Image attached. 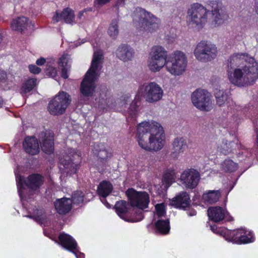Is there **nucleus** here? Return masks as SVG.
Here are the masks:
<instances>
[{
	"instance_id": "nucleus-38",
	"label": "nucleus",
	"mask_w": 258,
	"mask_h": 258,
	"mask_svg": "<svg viewBox=\"0 0 258 258\" xmlns=\"http://www.w3.org/2000/svg\"><path fill=\"white\" fill-rule=\"evenodd\" d=\"M222 168L227 172L235 171L237 168V165L232 160L226 159L221 164Z\"/></svg>"
},
{
	"instance_id": "nucleus-4",
	"label": "nucleus",
	"mask_w": 258,
	"mask_h": 258,
	"mask_svg": "<svg viewBox=\"0 0 258 258\" xmlns=\"http://www.w3.org/2000/svg\"><path fill=\"white\" fill-rule=\"evenodd\" d=\"M187 64V59L185 53L180 50H175L168 57L166 70L172 76H179L185 71Z\"/></svg>"
},
{
	"instance_id": "nucleus-24",
	"label": "nucleus",
	"mask_w": 258,
	"mask_h": 258,
	"mask_svg": "<svg viewBox=\"0 0 258 258\" xmlns=\"http://www.w3.org/2000/svg\"><path fill=\"white\" fill-rule=\"evenodd\" d=\"M71 58L68 54H63L59 59L58 68L61 70V76L64 79L69 77L68 72L70 70Z\"/></svg>"
},
{
	"instance_id": "nucleus-9",
	"label": "nucleus",
	"mask_w": 258,
	"mask_h": 258,
	"mask_svg": "<svg viewBox=\"0 0 258 258\" xmlns=\"http://www.w3.org/2000/svg\"><path fill=\"white\" fill-rule=\"evenodd\" d=\"M71 102L70 95L66 92L60 91L49 102L48 111L54 115L62 114Z\"/></svg>"
},
{
	"instance_id": "nucleus-27",
	"label": "nucleus",
	"mask_w": 258,
	"mask_h": 258,
	"mask_svg": "<svg viewBox=\"0 0 258 258\" xmlns=\"http://www.w3.org/2000/svg\"><path fill=\"white\" fill-rule=\"evenodd\" d=\"M149 56L164 61H167L168 52L163 46L155 45L151 48Z\"/></svg>"
},
{
	"instance_id": "nucleus-18",
	"label": "nucleus",
	"mask_w": 258,
	"mask_h": 258,
	"mask_svg": "<svg viewBox=\"0 0 258 258\" xmlns=\"http://www.w3.org/2000/svg\"><path fill=\"white\" fill-rule=\"evenodd\" d=\"M39 138L42 141L41 149L46 154H50L54 150L53 136L50 133H41Z\"/></svg>"
},
{
	"instance_id": "nucleus-48",
	"label": "nucleus",
	"mask_w": 258,
	"mask_h": 258,
	"mask_svg": "<svg viewBox=\"0 0 258 258\" xmlns=\"http://www.w3.org/2000/svg\"><path fill=\"white\" fill-rule=\"evenodd\" d=\"M110 101H111V99L110 98H107L105 100L102 98L100 101L99 105L101 106V108H105V104L106 106H110Z\"/></svg>"
},
{
	"instance_id": "nucleus-31",
	"label": "nucleus",
	"mask_w": 258,
	"mask_h": 258,
	"mask_svg": "<svg viewBox=\"0 0 258 258\" xmlns=\"http://www.w3.org/2000/svg\"><path fill=\"white\" fill-rule=\"evenodd\" d=\"M28 24V20L27 18L22 16L13 19L11 23L13 30L18 31H22Z\"/></svg>"
},
{
	"instance_id": "nucleus-23",
	"label": "nucleus",
	"mask_w": 258,
	"mask_h": 258,
	"mask_svg": "<svg viewBox=\"0 0 258 258\" xmlns=\"http://www.w3.org/2000/svg\"><path fill=\"white\" fill-rule=\"evenodd\" d=\"M56 210L59 214H65L72 208V201L69 198H61L57 200L54 203Z\"/></svg>"
},
{
	"instance_id": "nucleus-44",
	"label": "nucleus",
	"mask_w": 258,
	"mask_h": 258,
	"mask_svg": "<svg viewBox=\"0 0 258 258\" xmlns=\"http://www.w3.org/2000/svg\"><path fill=\"white\" fill-rule=\"evenodd\" d=\"M45 74L50 77L55 78L57 76V70L53 67L47 66L45 69Z\"/></svg>"
},
{
	"instance_id": "nucleus-37",
	"label": "nucleus",
	"mask_w": 258,
	"mask_h": 258,
	"mask_svg": "<svg viewBox=\"0 0 258 258\" xmlns=\"http://www.w3.org/2000/svg\"><path fill=\"white\" fill-rule=\"evenodd\" d=\"M155 226L157 230L161 233L167 234L169 231L170 227L168 220H159L156 223Z\"/></svg>"
},
{
	"instance_id": "nucleus-55",
	"label": "nucleus",
	"mask_w": 258,
	"mask_h": 258,
	"mask_svg": "<svg viewBox=\"0 0 258 258\" xmlns=\"http://www.w3.org/2000/svg\"><path fill=\"white\" fill-rule=\"evenodd\" d=\"M22 182H23L22 178L21 177H20V178H19V183L22 184Z\"/></svg>"
},
{
	"instance_id": "nucleus-26",
	"label": "nucleus",
	"mask_w": 258,
	"mask_h": 258,
	"mask_svg": "<svg viewBox=\"0 0 258 258\" xmlns=\"http://www.w3.org/2000/svg\"><path fill=\"white\" fill-rule=\"evenodd\" d=\"M61 245L66 249L74 251L77 248V243L70 235L61 233L59 236Z\"/></svg>"
},
{
	"instance_id": "nucleus-49",
	"label": "nucleus",
	"mask_w": 258,
	"mask_h": 258,
	"mask_svg": "<svg viewBox=\"0 0 258 258\" xmlns=\"http://www.w3.org/2000/svg\"><path fill=\"white\" fill-rule=\"evenodd\" d=\"M111 0H95L94 2L96 6L104 5L109 3Z\"/></svg>"
},
{
	"instance_id": "nucleus-52",
	"label": "nucleus",
	"mask_w": 258,
	"mask_h": 258,
	"mask_svg": "<svg viewBox=\"0 0 258 258\" xmlns=\"http://www.w3.org/2000/svg\"><path fill=\"white\" fill-rule=\"evenodd\" d=\"M45 62V58H44L43 57L38 59L36 62V64L37 65H39V66H41V65L44 64Z\"/></svg>"
},
{
	"instance_id": "nucleus-28",
	"label": "nucleus",
	"mask_w": 258,
	"mask_h": 258,
	"mask_svg": "<svg viewBox=\"0 0 258 258\" xmlns=\"http://www.w3.org/2000/svg\"><path fill=\"white\" fill-rule=\"evenodd\" d=\"M216 104L220 107L228 106L230 98L223 90H218L215 93Z\"/></svg>"
},
{
	"instance_id": "nucleus-25",
	"label": "nucleus",
	"mask_w": 258,
	"mask_h": 258,
	"mask_svg": "<svg viewBox=\"0 0 258 258\" xmlns=\"http://www.w3.org/2000/svg\"><path fill=\"white\" fill-rule=\"evenodd\" d=\"M167 61H164L149 56L147 60V67L152 73L160 72L164 67L166 68Z\"/></svg>"
},
{
	"instance_id": "nucleus-8",
	"label": "nucleus",
	"mask_w": 258,
	"mask_h": 258,
	"mask_svg": "<svg viewBox=\"0 0 258 258\" xmlns=\"http://www.w3.org/2000/svg\"><path fill=\"white\" fill-rule=\"evenodd\" d=\"M217 52V48L215 44L209 41L202 40L197 44L194 54L197 60L206 62L214 59Z\"/></svg>"
},
{
	"instance_id": "nucleus-11",
	"label": "nucleus",
	"mask_w": 258,
	"mask_h": 258,
	"mask_svg": "<svg viewBox=\"0 0 258 258\" xmlns=\"http://www.w3.org/2000/svg\"><path fill=\"white\" fill-rule=\"evenodd\" d=\"M125 194L131 205L143 210L148 208L150 203L149 195L146 191H138L133 188L127 189Z\"/></svg>"
},
{
	"instance_id": "nucleus-13",
	"label": "nucleus",
	"mask_w": 258,
	"mask_h": 258,
	"mask_svg": "<svg viewBox=\"0 0 258 258\" xmlns=\"http://www.w3.org/2000/svg\"><path fill=\"white\" fill-rule=\"evenodd\" d=\"M115 209L117 215L128 222H137L141 221L144 218L142 212H140L139 214L137 213V216L135 217L126 216L125 214L130 209V205L125 201L117 202L115 205Z\"/></svg>"
},
{
	"instance_id": "nucleus-14",
	"label": "nucleus",
	"mask_w": 258,
	"mask_h": 258,
	"mask_svg": "<svg viewBox=\"0 0 258 258\" xmlns=\"http://www.w3.org/2000/svg\"><path fill=\"white\" fill-rule=\"evenodd\" d=\"M139 25L142 30L152 33L158 29L159 20L150 13H145L140 20Z\"/></svg>"
},
{
	"instance_id": "nucleus-39",
	"label": "nucleus",
	"mask_w": 258,
	"mask_h": 258,
	"mask_svg": "<svg viewBox=\"0 0 258 258\" xmlns=\"http://www.w3.org/2000/svg\"><path fill=\"white\" fill-rule=\"evenodd\" d=\"M140 99L141 97L139 99L136 95L135 99L130 104L127 111L131 116H134L137 114L139 107L138 103H139Z\"/></svg>"
},
{
	"instance_id": "nucleus-53",
	"label": "nucleus",
	"mask_w": 258,
	"mask_h": 258,
	"mask_svg": "<svg viewBox=\"0 0 258 258\" xmlns=\"http://www.w3.org/2000/svg\"><path fill=\"white\" fill-rule=\"evenodd\" d=\"M254 8L255 13L258 15V0H256L255 2Z\"/></svg>"
},
{
	"instance_id": "nucleus-20",
	"label": "nucleus",
	"mask_w": 258,
	"mask_h": 258,
	"mask_svg": "<svg viewBox=\"0 0 258 258\" xmlns=\"http://www.w3.org/2000/svg\"><path fill=\"white\" fill-rule=\"evenodd\" d=\"M190 198L185 192L179 194L170 201V205L177 208L184 209L189 205Z\"/></svg>"
},
{
	"instance_id": "nucleus-7",
	"label": "nucleus",
	"mask_w": 258,
	"mask_h": 258,
	"mask_svg": "<svg viewBox=\"0 0 258 258\" xmlns=\"http://www.w3.org/2000/svg\"><path fill=\"white\" fill-rule=\"evenodd\" d=\"M191 100L194 106L201 111L208 112L213 108V97L206 90H196L191 95Z\"/></svg>"
},
{
	"instance_id": "nucleus-51",
	"label": "nucleus",
	"mask_w": 258,
	"mask_h": 258,
	"mask_svg": "<svg viewBox=\"0 0 258 258\" xmlns=\"http://www.w3.org/2000/svg\"><path fill=\"white\" fill-rule=\"evenodd\" d=\"M92 11V9L90 8H86L84 9L83 10L79 12L78 15V17L79 19H81L82 17L83 16L84 13H86L87 12H91Z\"/></svg>"
},
{
	"instance_id": "nucleus-16",
	"label": "nucleus",
	"mask_w": 258,
	"mask_h": 258,
	"mask_svg": "<svg viewBox=\"0 0 258 258\" xmlns=\"http://www.w3.org/2000/svg\"><path fill=\"white\" fill-rule=\"evenodd\" d=\"M207 212L209 219L215 222H219L224 218H227L228 221L233 220V218L229 215V213L221 207H210Z\"/></svg>"
},
{
	"instance_id": "nucleus-47",
	"label": "nucleus",
	"mask_w": 258,
	"mask_h": 258,
	"mask_svg": "<svg viewBox=\"0 0 258 258\" xmlns=\"http://www.w3.org/2000/svg\"><path fill=\"white\" fill-rule=\"evenodd\" d=\"M29 71L31 73L37 74L40 72L41 69L35 65H29Z\"/></svg>"
},
{
	"instance_id": "nucleus-3",
	"label": "nucleus",
	"mask_w": 258,
	"mask_h": 258,
	"mask_svg": "<svg viewBox=\"0 0 258 258\" xmlns=\"http://www.w3.org/2000/svg\"><path fill=\"white\" fill-rule=\"evenodd\" d=\"M102 52L100 51L94 52L90 68L81 85L80 91L84 96H91L94 92L96 87L95 82L99 75V72L102 68Z\"/></svg>"
},
{
	"instance_id": "nucleus-46",
	"label": "nucleus",
	"mask_w": 258,
	"mask_h": 258,
	"mask_svg": "<svg viewBox=\"0 0 258 258\" xmlns=\"http://www.w3.org/2000/svg\"><path fill=\"white\" fill-rule=\"evenodd\" d=\"M230 147V143L228 144L227 142H223L222 145L219 148V150L223 154H227L231 152Z\"/></svg>"
},
{
	"instance_id": "nucleus-43",
	"label": "nucleus",
	"mask_w": 258,
	"mask_h": 258,
	"mask_svg": "<svg viewBox=\"0 0 258 258\" xmlns=\"http://www.w3.org/2000/svg\"><path fill=\"white\" fill-rule=\"evenodd\" d=\"M130 95H125L122 97V99L118 103L119 107L121 109L125 110L128 105L127 102L130 101Z\"/></svg>"
},
{
	"instance_id": "nucleus-30",
	"label": "nucleus",
	"mask_w": 258,
	"mask_h": 258,
	"mask_svg": "<svg viewBox=\"0 0 258 258\" xmlns=\"http://www.w3.org/2000/svg\"><path fill=\"white\" fill-rule=\"evenodd\" d=\"M245 233V230L243 229H238L232 231L228 232V238L226 239L232 241L234 243L241 244V241H246L245 239H243L242 236L243 234Z\"/></svg>"
},
{
	"instance_id": "nucleus-41",
	"label": "nucleus",
	"mask_w": 258,
	"mask_h": 258,
	"mask_svg": "<svg viewBox=\"0 0 258 258\" xmlns=\"http://www.w3.org/2000/svg\"><path fill=\"white\" fill-rule=\"evenodd\" d=\"M98 151V156L99 158L105 159L111 156V152L103 145H101Z\"/></svg>"
},
{
	"instance_id": "nucleus-19",
	"label": "nucleus",
	"mask_w": 258,
	"mask_h": 258,
	"mask_svg": "<svg viewBox=\"0 0 258 258\" xmlns=\"http://www.w3.org/2000/svg\"><path fill=\"white\" fill-rule=\"evenodd\" d=\"M44 177L38 174L29 175L24 182L28 188L33 191H37L44 183Z\"/></svg>"
},
{
	"instance_id": "nucleus-32",
	"label": "nucleus",
	"mask_w": 258,
	"mask_h": 258,
	"mask_svg": "<svg viewBox=\"0 0 258 258\" xmlns=\"http://www.w3.org/2000/svg\"><path fill=\"white\" fill-rule=\"evenodd\" d=\"M221 197V192L219 190H209L203 195V200L209 204H214L217 202Z\"/></svg>"
},
{
	"instance_id": "nucleus-22",
	"label": "nucleus",
	"mask_w": 258,
	"mask_h": 258,
	"mask_svg": "<svg viewBox=\"0 0 258 258\" xmlns=\"http://www.w3.org/2000/svg\"><path fill=\"white\" fill-rule=\"evenodd\" d=\"M25 151L31 155H36L39 152V145L35 137H27L23 143Z\"/></svg>"
},
{
	"instance_id": "nucleus-12",
	"label": "nucleus",
	"mask_w": 258,
	"mask_h": 258,
	"mask_svg": "<svg viewBox=\"0 0 258 258\" xmlns=\"http://www.w3.org/2000/svg\"><path fill=\"white\" fill-rule=\"evenodd\" d=\"M200 179L199 172L194 169L184 170L180 175V181L186 188L193 189L198 184Z\"/></svg>"
},
{
	"instance_id": "nucleus-50",
	"label": "nucleus",
	"mask_w": 258,
	"mask_h": 258,
	"mask_svg": "<svg viewBox=\"0 0 258 258\" xmlns=\"http://www.w3.org/2000/svg\"><path fill=\"white\" fill-rule=\"evenodd\" d=\"M45 218L46 216L45 215H41L40 216H38L36 218V220L42 224L44 223V221L45 220Z\"/></svg>"
},
{
	"instance_id": "nucleus-35",
	"label": "nucleus",
	"mask_w": 258,
	"mask_h": 258,
	"mask_svg": "<svg viewBox=\"0 0 258 258\" xmlns=\"http://www.w3.org/2000/svg\"><path fill=\"white\" fill-rule=\"evenodd\" d=\"M37 80L35 79H29L23 84L20 90V93L24 95L30 92L36 85Z\"/></svg>"
},
{
	"instance_id": "nucleus-34",
	"label": "nucleus",
	"mask_w": 258,
	"mask_h": 258,
	"mask_svg": "<svg viewBox=\"0 0 258 258\" xmlns=\"http://www.w3.org/2000/svg\"><path fill=\"white\" fill-rule=\"evenodd\" d=\"M119 19L117 17L112 20L110 26L108 28V34L112 39H115L119 33L118 22Z\"/></svg>"
},
{
	"instance_id": "nucleus-5",
	"label": "nucleus",
	"mask_w": 258,
	"mask_h": 258,
	"mask_svg": "<svg viewBox=\"0 0 258 258\" xmlns=\"http://www.w3.org/2000/svg\"><path fill=\"white\" fill-rule=\"evenodd\" d=\"M209 12V11L201 4H193L187 13L188 25L196 29H202L207 22V14Z\"/></svg>"
},
{
	"instance_id": "nucleus-1",
	"label": "nucleus",
	"mask_w": 258,
	"mask_h": 258,
	"mask_svg": "<svg viewBox=\"0 0 258 258\" xmlns=\"http://www.w3.org/2000/svg\"><path fill=\"white\" fill-rule=\"evenodd\" d=\"M226 76L237 87L252 85L258 78V63L247 54L234 53L229 58Z\"/></svg>"
},
{
	"instance_id": "nucleus-56",
	"label": "nucleus",
	"mask_w": 258,
	"mask_h": 258,
	"mask_svg": "<svg viewBox=\"0 0 258 258\" xmlns=\"http://www.w3.org/2000/svg\"><path fill=\"white\" fill-rule=\"evenodd\" d=\"M215 226H211V229L213 231H215V228H214Z\"/></svg>"
},
{
	"instance_id": "nucleus-54",
	"label": "nucleus",
	"mask_w": 258,
	"mask_h": 258,
	"mask_svg": "<svg viewBox=\"0 0 258 258\" xmlns=\"http://www.w3.org/2000/svg\"><path fill=\"white\" fill-rule=\"evenodd\" d=\"M6 76V74L5 73H1V81L2 80V78H5Z\"/></svg>"
},
{
	"instance_id": "nucleus-42",
	"label": "nucleus",
	"mask_w": 258,
	"mask_h": 258,
	"mask_svg": "<svg viewBox=\"0 0 258 258\" xmlns=\"http://www.w3.org/2000/svg\"><path fill=\"white\" fill-rule=\"evenodd\" d=\"M156 215L161 217L165 215V206L164 204H158L155 206Z\"/></svg>"
},
{
	"instance_id": "nucleus-21",
	"label": "nucleus",
	"mask_w": 258,
	"mask_h": 258,
	"mask_svg": "<svg viewBox=\"0 0 258 258\" xmlns=\"http://www.w3.org/2000/svg\"><path fill=\"white\" fill-rule=\"evenodd\" d=\"M134 53L133 49L126 45L119 46L116 51L117 57L124 61L131 60L134 58Z\"/></svg>"
},
{
	"instance_id": "nucleus-6",
	"label": "nucleus",
	"mask_w": 258,
	"mask_h": 258,
	"mask_svg": "<svg viewBox=\"0 0 258 258\" xmlns=\"http://www.w3.org/2000/svg\"><path fill=\"white\" fill-rule=\"evenodd\" d=\"M164 91L157 83L150 82L144 83L139 87L137 96L143 97L150 103H155L160 101L163 96Z\"/></svg>"
},
{
	"instance_id": "nucleus-40",
	"label": "nucleus",
	"mask_w": 258,
	"mask_h": 258,
	"mask_svg": "<svg viewBox=\"0 0 258 258\" xmlns=\"http://www.w3.org/2000/svg\"><path fill=\"white\" fill-rule=\"evenodd\" d=\"M84 196L83 192L81 191L75 192L72 195V204H79L83 201Z\"/></svg>"
},
{
	"instance_id": "nucleus-45",
	"label": "nucleus",
	"mask_w": 258,
	"mask_h": 258,
	"mask_svg": "<svg viewBox=\"0 0 258 258\" xmlns=\"http://www.w3.org/2000/svg\"><path fill=\"white\" fill-rule=\"evenodd\" d=\"M242 236L243 239H245L246 241H241V243H246L251 242L253 241L252 233L250 231L245 230V233L243 234Z\"/></svg>"
},
{
	"instance_id": "nucleus-15",
	"label": "nucleus",
	"mask_w": 258,
	"mask_h": 258,
	"mask_svg": "<svg viewBox=\"0 0 258 258\" xmlns=\"http://www.w3.org/2000/svg\"><path fill=\"white\" fill-rule=\"evenodd\" d=\"M81 161L80 153L74 149H70L69 154L64 159H60V163L63 165L64 168H72V172L75 173L77 167Z\"/></svg>"
},
{
	"instance_id": "nucleus-2",
	"label": "nucleus",
	"mask_w": 258,
	"mask_h": 258,
	"mask_svg": "<svg viewBox=\"0 0 258 258\" xmlns=\"http://www.w3.org/2000/svg\"><path fill=\"white\" fill-rule=\"evenodd\" d=\"M138 145L148 151L160 150L165 144V136L162 125L158 122L143 121L137 127Z\"/></svg>"
},
{
	"instance_id": "nucleus-29",
	"label": "nucleus",
	"mask_w": 258,
	"mask_h": 258,
	"mask_svg": "<svg viewBox=\"0 0 258 258\" xmlns=\"http://www.w3.org/2000/svg\"><path fill=\"white\" fill-rule=\"evenodd\" d=\"M172 155L174 158H177L179 155L183 153L187 148L186 142L182 138H176L172 144Z\"/></svg>"
},
{
	"instance_id": "nucleus-17",
	"label": "nucleus",
	"mask_w": 258,
	"mask_h": 258,
	"mask_svg": "<svg viewBox=\"0 0 258 258\" xmlns=\"http://www.w3.org/2000/svg\"><path fill=\"white\" fill-rule=\"evenodd\" d=\"M75 15L74 11L69 8H67L63 11L55 12L52 17V21L54 23L63 20L64 22L68 24H72L74 22Z\"/></svg>"
},
{
	"instance_id": "nucleus-10",
	"label": "nucleus",
	"mask_w": 258,
	"mask_h": 258,
	"mask_svg": "<svg viewBox=\"0 0 258 258\" xmlns=\"http://www.w3.org/2000/svg\"><path fill=\"white\" fill-rule=\"evenodd\" d=\"M212 10L211 18L209 23L212 28L218 27L223 24L228 19L229 16L225 7L217 2H211Z\"/></svg>"
},
{
	"instance_id": "nucleus-36",
	"label": "nucleus",
	"mask_w": 258,
	"mask_h": 258,
	"mask_svg": "<svg viewBox=\"0 0 258 258\" xmlns=\"http://www.w3.org/2000/svg\"><path fill=\"white\" fill-rule=\"evenodd\" d=\"M175 172L173 170H168L164 174L162 182L165 184V186L168 187L175 181Z\"/></svg>"
},
{
	"instance_id": "nucleus-33",
	"label": "nucleus",
	"mask_w": 258,
	"mask_h": 258,
	"mask_svg": "<svg viewBox=\"0 0 258 258\" xmlns=\"http://www.w3.org/2000/svg\"><path fill=\"white\" fill-rule=\"evenodd\" d=\"M112 188V185L109 182L103 181L98 185L97 192L100 196L106 198L111 192Z\"/></svg>"
},
{
	"instance_id": "nucleus-57",
	"label": "nucleus",
	"mask_w": 258,
	"mask_h": 258,
	"mask_svg": "<svg viewBox=\"0 0 258 258\" xmlns=\"http://www.w3.org/2000/svg\"><path fill=\"white\" fill-rule=\"evenodd\" d=\"M193 215H196V212H194Z\"/></svg>"
}]
</instances>
